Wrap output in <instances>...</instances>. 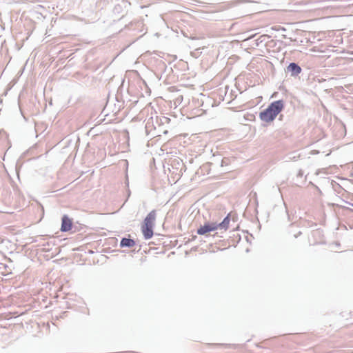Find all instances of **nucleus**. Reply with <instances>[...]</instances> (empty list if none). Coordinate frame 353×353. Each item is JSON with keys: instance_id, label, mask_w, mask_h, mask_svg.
Returning a JSON list of instances; mask_svg holds the SVG:
<instances>
[{"instance_id": "1", "label": "nucleus", "mask_w": 353, "mask_h": 353, "mask_svg": "<svg viewBox=\"0 0 353 353\" xmlns=\"http://www.w3.org/2000/svg\"><path fill=\"white\" fill-rule=\"evenodd\" d=\"M284 107L283 100L275 101L259 114L260 119L265 122L272 121L281 112Z\"/></svg>"}, {"instance_id": "2", "label": "nucleus", "mask_w": 353, "mask_h": 353, "mask_svg": "<svg viewBox=\"0 0 353 353\" xmlns=\"http://www.w3.org/2000/svg\"><path fill=\"white\" fill-rule=\"evenodd\" d=\"M302 71L301 68L294 62L290 63L287 67V72L290 73L292 77H297Z\"/></svg>"}, {"instance_id": "3", "label": "nucleus", "mask_w": 353, "mask_h": 353, "mask_svg": "<svg viewBox=\"0 0 353 353\" xmlns=\"http://www.w3.org/2000/svg\"><path fill=\"white\" fill-rule=\"evenodd\" d=\"M154 225L143 223L141 226V230L145 239H150L153 236V228Z\"/></svg>"}, {"instance_id": "4", "label": "nucleus", "mask_w": 353, "mask_h": 353, "mask_svg": "<svg viewBox=\"0 0 353 353\" xmlns=\"http://www.w3.org/2000/svg\"><path fill=\"white\" fill-rule=\"evenodd\" d=\"M72 220L67 215H63L61 219V232L69 231L72 228Z\"/></svg>"}, {"instance_id": "5", "label": "nucleus", "mask_w": 353, "mask_h": 353, "mask_svg": "<svg viewBox=\"0 0 353 353\" xmlns=\"http://www.w3.org/2000/svg\"><path fill=\"white\" fill-rule=\"evenodd\" d=\"M157 213L156 210H153L150 212L143 221V223L154 225Z\"/></svg>"}, {"instance_id": "6", "label": "nucleus", "mask_w": 353, "mask_h": 353, "mask_svg": "<svg viewBox=\"0 0 353 353\" xmlns=\"http://www.w3.org/2000/svg\"><path fill=\"white\" fill-rule=\"evenodd\" d=\"M135 245V241L132 239L122 238L120 241L121 248H132Z\"/></svg>"}, {"instance_id": "7", "label": "nucleus", "mask_w": 353, "mask_h": 353, "mask_svg": "<svg viewBox=\"0 0 353 353\" xmlns=\"http://www.w3.org/2000/svg\"><path fill=\"white\" fill-rule=\"evenodd\" d=\"M213 228H210L208 223H205L204 225H201L199 228L197 229V234L199 235H204L208 232H211V230Z\"/></svg>"}, {"instance_id": "8", "label": "nucleus", "mask_w": 353, "mask_h": 353, "mask_svg": "<svg viewBox=\"0 0 353 353\" xmlns=\"http://www.w3.org/2000/svg\"><path fill=\"white\" fill-rule=\"evenodd\" d=\"M230 216L229 214L228 216H226L223 220L222 221V222H221L220 223H219V225L220 227V229H224L225 230H226L228 228V225H229V223H230Z\"/></svg>"}, {"instance_id": "9", "label": "nucleus", "mask_w": 353, "mask_h": 353, "mask_svg": "<svg viewBox=\"0 0 353 353\" xmlns=\"http://www.w3.org/2000/svg\"><path fill=\"white\" fill-rule=\"evenodd\" d=\"M208 225H210V228H213L212 230H211V232L212 231H214L219 228H220L219 225V224H217L216 223H214V222H212V223H208Z\"/></svg>"}, {"instance_id": "10", "label": "nucleus", "mask_w": 353, "mask_h": 353, "mask_svg": "<svg viewBox=\"0 0 353 353\" xmlns=\"http://www.w3.org/2000/svg\"><path fill=\"white\" fill-rule=\"evenodd\" d=\"M225 161H226V159H223L221 160V166H222V167H223V166L224 165V164H227V163L225 162Z\"/></svg>"}, {"instance_id": "11", "label": "nucleus", "mask_w": 353, "mask_h": 353, "mask_svg": "<svg viewBox=\"0 0 353 353\" xmlns=\"http://www.w3.org/2000/svg\"><path fill=\"white\" fill-rule=\"evenodd\" d=\"M265 37V35L261 36V37L259 38L258 41H260V42H262V41H263V40H262L261 39H262L263 37Z\"/></svg>"}, {"instance_id": "12", "label": "nucleus", "mask_w": 353, "mask_h": 353, "mask_svg": "<svg viewBox=\"0 0 353 353\" xmlns=\"http://www.w3.org/2000/svg\"><path fill=\"white\" fill-rule=\"evenodd\" d=\"M302 175H303L302 171H301V170H299V174H298V176H301Z\"/></svg>"}, {"instance_id": "13", "label": "nucleus", "mask_w": 353, "mask_h": 353, "mask_svg": "<svg viewBox=\"0 0 353 353\" xmlns=\"http://www.w3.org/2000/svg\"><path fill=\"white\" fill-rule=\"evenodd\" d=\"M196 238V236L194 235V236H192V240H194Z\"/></svg>"}, {"instance_id": "14", "label": "nucleus", "mask_w": 353, "mask_h": 353, "mask_svg": "<svg viewBox=\"0 0 353 353\" xmlns=\"http://www.w3.org/2000/svg\"><path fill=\"white\" fill-rule=\"evenodd\" d=\"M350 205L353 207V203H350Z\"/></svg>"}]
</instances>
